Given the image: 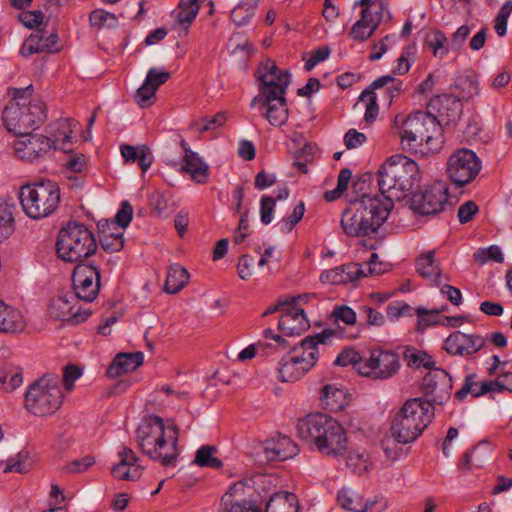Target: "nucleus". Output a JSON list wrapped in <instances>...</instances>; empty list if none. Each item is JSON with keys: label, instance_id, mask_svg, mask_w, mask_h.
Instances as JSON below:
<instances>
[{"label": "nucleus", "instance_id": "22", "mask_svg": "<svg viewBox=\"0 0 512 512\" xmlns=\"http://www.w3.org/2000/svg\"><path fill=\"white\" fill-rule=\"evenodd\" d=\"M296 299L292 298L290 304L281 314L278 329L284 336H298L309 329L310 323L303 309L295 305Z\"/></svg>", "mask_w": 512, "mask_h": 512}, {"label": "nucleus", "instance_id": "15", "mask_svg": "<svg viewBox=\"0 0 512 512\" xmlns=\"http://www.w3.org/2000/svg\"><path fill=\"white\" fill-rule=\"evenodd\" d=\"M257 78L260 81L259 94L268 99L270 95H285L290 84V74L278 68L275 61L266 59L258 67Z\"/></svg>", "mask_w": 512, "mask_h": 512}, {"label": "nucleus", "instance_id": "19", "mask_svg": "<svg viewBox=\"0 0 512 512\" xmlns=\"http://www.w3.org/2000/svg\"><path fill=\"white\" fill-rule=\"evenodd\" d=\"M255 96L251 101V107H256L267 121L275 126L281 127L289 117L285 95Z\"/></svg>", "mask_w": 512, "mask_h": 512}, {"label": "nucleus", "instance_id": "64", "mask_svg": "<svg viewBox=\"0 0 512 512\" xmlns=\"http://www.w3.org/2000/svg\"><path fill=\"white\" fill-rule=\"evenodd\" d=\"M412 307L405 302H392L386 307L387 317L396 320L402 316L411 315Z\"/></svg>", "mask_w": 512, "mask_h": 512}, {"label": "nucleus", "instance_id": "14", "mask_svg": "<svg viewBox=\"0 0 512 512\" xmlns=\"http://www.w3.org/2000/svg\"><path fill=\"white\" fill-rule=\"evenodd\" d=\"M480 169L481 161L472 150L466 148L456 150L447 161L448 176L458 186L470 183Z\"/></svg>", "mask_w": 512, "mask_h": 512}, {"label": "nucleus", "instance_id": "50", "mask_svg": "<svg viewBox=\"0 0 512 512\" xmlns=\"http://www.w3.org/2000/svg\"><path fill=\"white\" fill-rule=\"evenodd\" d=\"M89 21L91 26L97 28H113L118 25L117 17L114 14L105 11L104 9L93 10L89 15Z\"/></svg>", "mask_w": 512, "mask_h": 512}, {"label": "nucleus", "instance_id": "31", "mask_svg": "<svg viewBox=\"0 0 512 512\" xmlns=\"http://www.w3.org/2000/svg\"><path fill=\"white\" fill-rule=\"evenodd\" d=\"M25 326L21 312L0 299V332L14 334L22 332Z\"/></svg>", "mask_w": 512, "mask_h": 512}, {"label": "nucleus", "instance_id": "42", "mask_svg": "<svg viewBox=\"0 0 512 512\" xmlns=\"http://www.w3.org/2000/svg\"><path fill=\"white\" fill-rule=\"evenodd\" d=\"M57 129L54 134L55 139L52 140L53 147L57 148L60 146L62 149H66L65 145L67 143H70L72 134L74 132V128L77 125V123L70 119V118H64L59 120L57 123Z\"/></svg>", "mask_w": 512, "mask_h": 512}, {"label": "nucleus", "instance_id": "59", "mask_svg": "<svg viewBox=\"0 0 512 512\" xmlns=\"http://www.w3.org/2000/svg\"><path fill=\"white\" fill-rule=\"evenodd\" d=\"M170 77V72L157 67H152L148 70L145 81H147L151 87L155 88V92H157L158 88L165 84L170 79Z\"/></svg>", "mask_w": 512, "mask_h": 512}, {"label": "nucleus", "instance_id": "1", "mask_svg": "<svg viewBox=\"0 0 512 512\" xmlns=\"http://www.w3.org/2000/svg\"><path fill=\"white\" fill-rule=\"evenodd\" d=\"M179 429L173 421L150 415L136 430V441L143 454L163 466H175L180 455Z\"/></svg>", "mask_w": 512, "mask_h": 512}, {"label": "nucleus", "instance_id": "62", "mask_svg": "<svg viewBox=\"0 0 512 512\" xmlns=\"http://www.w3.org/2000/svg\"><path fill=\"white\" fill-rule=\"evenodd\" d=\"M275 204L276 199L273 196L264 195L261 197L260 218L263 224L268 225L272 222Z\"/></svg>", "mask_w": 512, "mask_h": 512}, {"label": "nucleus", "instance_id": "49", "mask_svg": "<svg viewBox=\"0 0 512 512\" xmlns=\"http://www.w3.org/2000/svg\"><path fill=\"white\" fill-rule=\"evenodd\" d=\"M427 45L433 50V55L435 57L443 58L448 54V49L446 47L447 37L440 30H432L427 34L426 37Z\"/></svg>", "mask_w": 512, "mask_h": 512}, {"label": "nucleus", "instance_id": "23", "mask_svg": "<svg viewBox=\"0 0 512 512\" xmlns=\"http://www.w3.org/2000/svg\"><path fill=\"white\" fill-rule=\"evenodd\" d=\"M262 450L267 461H285L299 453L297 444L285 435H277L267 439L262 444Z\"/></svg>", "mask_w": 512, "mask_h": 512}, {"label": "nucleus", "instance_id": "2", "mask_svg": "<svg viewBox=\"0 0 512 512\" xmlns=\"http://www.w3.org/2000/svg\"><path fill=\"white\" fill-rule=\"evenodd\" d=\"M298 436L313 444L321 454L338 458L348 447V439L342 425L322 413L309 414L300 419L296 426Z\"/></svg>", "mask_w": 512, "mask_h": 512}, {"label": "nucleus", "instance_id": "56", "mask_svg": "<svg viewBox=\"0 0 512 512\" xmlns=\"http://www.w3.org/2000/svg\"><path fill=\"white\" fill-rule=\"evenodd\" d=\"M365 362L360 354L353 349H344L335 359L334 364L338 366L352 365L359 373L360 363Z\"/></svg>", "mask_w": 512, "mask_h": 512}, {"label": "nucleus", "instance_id": "26", "mask_svg": "<svg viewBox=\"0 0 512 512\" xmlns=\"http://www.w3.org/2000/svg\"><path fill=\"white\" fill-rule=\"evenodd\" d=\"M382 20L381 11L373 12L370 9H363L361 17L356 21L350 32L349 36L358 42H363L369 39L379 27Z\"/></svg>", "mask_w": 512, "mask_h": 512}, {"label": "nucleus", "instance_id": "52", "mask_svg": "<svg viewBox=\"0 0 512 512\" xmlns=\"http://www.w3.org/2000/svg\"><path fill=\"white\" fill-rule=\"evenodd\" d=\"M156 100L155 88L151 87L147 81L144 80L142 85L137 89L134 94V101L141 108H148L154 104Z\"/></svg>", "mask_w": 512, "mask_h": 512}, {"label": "nucleus", "instance_id": "61", "mask_svg": "<svg viewBox=\"0 0 512 512\" xmlns=\"http://www.w3.org/2000/svg\"><path fill=\"white\" fill-rule=\"evenodd\" d=\"M133 217V207L128 201H123L121 208L116 213L114 219L111 221L115 222V226L120 229H125L129 226Z\"/></svg>", "mask_w": 512, "mask_h": 512}, {"label": "nucleus", "instance_id": "55", "mask_svg": "<svg viewBox=\"0 0 512 512\" xmlns=\"http://www.w3.org/2000/svg\"><path fill=\"white\" fill-rule=\"evenodd\" d=\"M226 120L227 118L224 113H218L210 118H203L200 121H195L192 127L196 131L203 133L205 131L214 130L223 126Z\"/></svg>", "mask_w": 512, "mask_h": 512}, {"label": "nucleus", "instance_id": "20", "mask_svg": "<svg viewBox=\"0 0 512 512\" xmlns=\"http://www.w3.org/2000/svg\"><path fill=\"white\" fill-rule=\"evenodd\" d=\"M485 344L486 339L479 334L455 331L445 339L443 349L453 356L468 357L480 351Z\"/></svg>", "mask_w": 512, "mask_h": 512}, {"label": "nucleus", "instance_id": "21", "mask_svg": "<svg viewBox=\"0 0 512 512\" xmlns=\"http://www.w3.org/2000/svg\"><path fill=\"white\" fill-rule=\"evenodd\" d=\"M427 110L426 113L435 117L441 128L442 124L448 125L455 122L460 117L462 104L460 100L453 95H437L430 100Z\"/></svg>", "mask_w": 512, "mask_h": 512}, {"label": "nucleus", "instance_id": "29", "mask_svg": "<svg viewBox=\"0 0 512 512\" xmlns=\"http://www.w3.org/2000/svg\"><path fill=\"white\" fill-rule=\"evenodd\" d=\"M142 352L119 353L107 369L110 378H116L124 373L132 372L143 364Z\"/></svg>", "mask_w": 512, "mask_h": 512}, {"label": "nucleus", "instance_id": "34", "mask_svg": "<svg viewBox=\"0 0 512 512\" xmlns=\"http://www.w3.org/2000/svg\"><path fill=\"white\" fill-rule=\"evenodd\" d=\"M403 82L399 79L391 75H384L375 79L371 85L370 89L375 92V90H382V95L387 101V104L390 105L394 98H397L402 92Z\"/></svg>", "mask_w": 512, "mask_h": 512}, {"label": "nucleus", "instance_id": "16", "mask_svg": "<svg viewBox=\"0 0 512 512\" xmlns=\"http://www.w3.org/2000/svg\"><path fill=\"white\" fill-rule=\"evenodd\" d=\"M72 283L75 297L87 303L94 301L100 289V271L91 264L80 263L74 268Z\"/></svg>", "mask_w": 512, "mask_h": 512}, {"label": "nucleus", "instance_id": "25", "mask_svg": "<svg viewBox=\"0 0 512 512\" xmlns=\"http://www.w3.org/2000/svg\"><path fill=\"white\" fill-rule=\"evenodd\" d=\"M363 274L365 270L362 264L348 263L323 271L320 281L332 285L347 284L362 278Z\"/></svg>", "mask_w": 512, "mask_h": 512}, {"label": "nucleus", "instance_id": "13", "mask_svg": "<svg viewBox=\"0 0 512 512\" xmlns=\"http://www.w3.org/2000/svg\"><path fill=\"white\" fill-rule=\"evenodd\" d=\"M448 203V186L443 181H435L411 197V208L421 215H436Z\"/></svg>", "mask_w": 512, "mask_h": 512}, {"label": "nucleus", "instance_id": "46", "mask_svg": "<svg viewBox=\"0 0 512 512\" xmlns=\"http://www.w3.org/2000/svg\"><path fill=\"white\" fill-rule=\"evenodd\" d=\"M13 209V205L0 201V242L14 231Z\"/></svg>", "mask_w": 512, "mask_h": 512}, {"label": "nucleus", "instance_id": "44", "mask_svg": "<svg viewBox=\"0 0 512 512\" xmlns=\"http://www.w3.org/2000/svg\"><path fill=\"white\" fill-rule=\"evenodd\" d=\"M200 5L194 0H180L176 20L187 29L196 18Z\"/></svg>", "mask_w": 512, "mask_h": 512}, {"label": "nucleus", "instance_id": "35", "mask_svg": "<svg viewBox=\"0 0 512 512\" xmlns=\"http://www.w3.org/2000/svg\"><path fill=\"white\" fill-rule=\"evenodd\" d=\"M321 400L326 409L332 412L342 410L349 401L346 392L333 384L323 387Z\"/></svg>", "mask_w": 512, "mask_h": 512}, {"label": "nucleus", "instance_id": "30", "mask_svg": "<svg viewBox=\"0 0 512 512\" xmlns=\"http://www.w3.org/2000/svg\"><path fill=\"white\" fill-rule=\"evenodd\" d=\"M185 156L183 169L191 175V178L199 184H204L208 180V165L203 162L196 152L189 149L185 140L181 143Z\"/></svg>", "mask_w": 512, "mask_h": 512}, {"label": "nucleus", "instance_id": "63", "mask_svg": "<svg viewBox=\"0 0 512 512\" xmlns=\"http://www.w3.org/2000/svg\"><path fill=\"white\" fill-rule=\"evenodd\" d=\"M304 212H305L304 203L300 202L299 204H297L295 206L292 214L289 217L282 219V221H281V231H283V232H290L293 229V227L298 222L301 221V219L303 218Z\"/></svg>", "mask_w": 512, "mask_h": 512}, {"label": "nucleus", "instance_id": "17", "mask_svg": "<svg viewBox=\"0 0 512 512\" xmlns=\"http://www.w3.org/2000/svg\"><path fill=\"white\" fill-rule=\"evenodd\" d=\"M48 313L56 320L77 325L84 322L89 317L91 310L82 308L79 304V300L74 295L70 294L61 295L53 299L49 305Z\"/></svg>", "mask_w": 512, "mask_h": 512}, {"label": "nucleus", "instance_id": "3", "mask_svg": "<svg viewBox=\"0 0 512 512\" xmlns=\"http://www.w3.org/2000/svg\"><path fill=\"white\" fill-rule=\"evenodd\" d=\"M393 206L383 196L364 195L344 210L341 226L348 236H369L385 223Z\"/></svg>", "mask_w": 512, "mask_h": 512}, {"label": "nucleus", "instance_id": "47", "mask_svg": "<svg viewBox=\"0 0 512 512\" xmlns=\"http://www.w3.org/2000/svg\"><path fill=\"white\" fill-rule=\"evenodd\" d=\"M401 445H404L403 442H399L392 434L385 437L381 442L384 454L391 462H395L407 456L408 450L404 449Z\"/></svg>", "mask_w": 512, "mask_h": 512}, {"label": "nucleus", "instance_id": "40", "mask_svg": "<svg viewBox=\"0 0 512 512\" xmlns=\"http://www.w3.org/2000/svg\"><path fill=\"white\" fill-rule=\"evenodd\" d=\"M484 386H489V380L477 382L476 374H469L465 377L462 387L456 391L454 397L462 401L468 394H471L473 397H480L488 392H492V390H484Z\"/></svg>", "mask_w": 512, "mask_h": 512}, {"label": "nucleus", "instance_id": "6", "mask_svg": "<svg viewBox=\"0 0 512 512\" xmlns=\"http://www.w3.org/2000/svg\"><path fill=\"white\" fill-rule=\"evenodd\" d=\"M336 334L332 329L306 336L280 360L278 373L282 382H295L304 377L317 363L320 346L329 343Z\"/></svg>", "mask_w": 512, "mask_h": 512}, {"label": "nucleus", "instance_id": "51", "mask_svg": "<svg viewBox=\"0 0 512 512\" xmlns=\"http://www.w3.org/2000/svg\"><path fill=\"white\" fill-rule=\"evenodd\" d=\"M255 14V5L253 4H238L230 14V18L237 26L248 24Z\"/></svg>", "mask_w": 512, "mask_h": 512}, {"label": "nucleus", "instance_id": "7", "mask_svg": "<svg viewBox=\"0 0 512 512\" xmlns=\"http://www.w3.org/2000/svg\"><path fill=\"white\" fill-rule=\"evenodd\" d=\"M433 405L422 398L407 400L392 420L390 433L403 444L413 443L433 417Z\"/></svg>", "mask_w": 512, "mask_h": 512}, {"label": "nucleus", "instance_id": "9", "mask_svg": "<svg viewBox=\"0 0 512 512\" xmlns=\"http://www.w3.org/2000/svg\"><path fill=\"white\" fill-rule=\"evenodd\" d=\"M401 123L399 134L404 150L417 151L425 142L430 149L435 137L441 135L438 120L425 112H415L407 117L397 115L395 124Z\"/></svg>", "mask_w": 512, "mask_h": 512}, {"label": "nucleus", "instance_id": "58", "mask_svg": "<svg viewBox=\"0 0 512 512\" xmlns=\"http://www.w3.org/2000/svg\"><path fill=\"white\" fill-rule=\"evenodd\" d=\"M415 46H407L403 49L401 55L396 59V64L393 68V73L396 75H404L406 74L410 67V57L415 54Z\"/></svg>", "mask_w": 512, "mask_h": 512}, {"label": "nucleus", "instance_id": "18", "mask_svg": "<svg viewBox=\"0 0 512 512\" xmlns=\"http://www.w3.org/2000/svg\"><path fill=\"white\" fill-rule=\"evenodd\" d=\"M18 138L13 143L16 156L19 159L34 161L43 157L53 148L52 139L41 134L17 135Z\"/></svg>", "mask_w": 512, "mask_h": 512}, {"label": "nucleus", "instance_id": "4", "mask_svg": "<svg viewBox=\"0 0 512 512\" xmlns=\"http://www.w3.org/2000/svg\"><path fill=\"white\" fill-rule=\"evenodd\" d=\"M421 179L418 164L401 154L390 156L377 172L379 196L394 203L411 193Z\"/></svg>", "mask_w": 512, "mask_h": 512}, {"label": "nucleus", "instance_id": "57", "mask_svg": "<svg viewBox=\"0 0 512 512\" xmlns=\"http://www.w3.org/2000/svg\"><path fill=\"white\" fill-rule=\"evenodd\" d=\"M418 316V329L424 330L431 325H444L445 323L439 317V311L437 310H426L423 308H417Z\"/></svg>", "mask_w": 512, "mask_h": 512}, {"label": "nucleus", "instance_id": "43", "mask_svg": "<svg viewBox=\"0 0 512 512\" xmlns=\"http://www.w3.org/2000/svg\"><path fill=\"white\" fill-rule=\"evenodd\" d=\"M404 360L406 361L407 365L411 368L419 369V368H426L431 369L435 362L432 359V357L421 350H417L413 347L407 348L404 352Z\"/></svg>", "mask_w": 512, "mask_h": 512}, {"label": "nucleus", "instance_id": "5", "mask_svg": "<svg viewBox=\"0 0 512 512\" xmlns=\"http://www.w3.org/2000/svg\"><path fill=\"white\" fill-rule=\"evenodd\" d=\"M32 85L26 88H8L12 102L2 112L6 129L14 135L27 134L37 129L46 119V106L39 99L30 98Z\"/></svg>", "mask_w": 512, "mask_h": 512}, {"label": "nucleus", "instance_id": "36", "mask_svg": "<svg viewBox=\"0 0 512 512\" xmlns=\"http://www.w3.org/2000/svg\"><path fill=\"white\" fill-rule=\"evenodd\" d=\"M265 512H298V500L295 494L281 491L271 496Z\"/></svg>", "mask_w": 512, "mask_h": 512}, {"label": "nucleus", "instance_id": "10", "mask_svg": "<svg viewBox=\"0 0 512 512\" xmlns=\"http://www.w3.org/2000/svg\"><path fill=\"white\" fill-rule=\"evenodd\" d=\"M61 379L56 374H45L30 384L25 394V408L36 416L51 415L64 399Z\"/></svg>", "mask_w": 512, "mask_h": 512}, {"label": "nucleus", "instance_id": "12", "mask_svg": "<svg viewBox=\"0 0 512 512\" xmlns=\"http://www.w3.org/2000/svg\"><path fill=\"white\" fill-rule=\"evenodd\" d=\"M400 367V358L396 352L374 349L369 358L360 363L359 374L373 380H386L395 376Z\"/></svg>", "mask_w": 512, "mask_h": 512}, {"label": "nucleus", "instance_id": "8", "mask_svg": "<svg viewBox=\"0 0 512 512\" xmlns=\"http://www.w3.org/2000/svg\"><path fill=\"white\" fill-rule=\"evenodd\" d=\"M56 250L60 259L69 263H83L97 251L93 232L84 224L68 222L57 237Z\"/></svg>", "mask_w": 512, "mask_h": 512}, {"label": "nucleus", "instance_id": "33", "mask_svg": "<svg viewBox=\"0 0 512 512\" xmlns=\"http://www.w3.org/2000/svg\"><path fill=\"white\" fill-rule=\"evenodd\" d=\"M337 502L343 509L353 512H372L373 506L378 504L376 499L364 503L363 498L349 488H342L338 492Z\"/></svg>", "mask_w": 512, "mask_h": 512}, {"label": "nucleus", "instance_id": "11", "mask_svg": "<svg viewBox=\"0 0 512 512\" xmlns=\"http://www.w3.org/2000/svg\"><path fill=\"white\" fill-rule=\"evenodd\" d=\"M19 199L25 214L31 219H43L53 214L60 202V189L53 181H41L20 188Z\"/></svg>", "mask_w": 512, "mask_h": 512}, {"label": "nucleus", "instance_id": "24", "mask_svg": "<svg viewBox=\"0 0 512 512\" xmlns=\"http://www.w3.org/2000/svg\"><path fill=\"white\" fill-rule=\"evenodd\" d=\"M119 461L112 469L111 474L118 480L136 481L142 475L143 468L134 451L128 447L122 448L118 453Z\"/></svg>", "mask_w": 512, "mask_h": 512}, {"label": "nucleus", "instance_id": "48", "mask_svg": "<svg viewBox=\"0 0 512 512\" xmlns=\"http://www.w3.org/2000/svg\"><path fill=\"white\" fill-rule=\"evenodd\" d=\"M346 463L348 468L358 475L368 472L372 465L370 457L365 451L350 452Z\"/></svg>", "mask_w": 512, "mask_h": 512}, {"label": "nucleus", "instance_id": "38", "mask_svg": "<svg viewBox=\"0 0 512 512\" xmlns=\"http://www.w3.org/2000/svg\"><path fill=\"white\" fill-rule=\"evenodd\" d=\"M188 280V271L179 264H173L168 269L164 290L169 294H176L186 286Z\"/></svg>", "mask_w": 512, "mask_h": 512}, {"label": "nucleus", "instance_id": "37", "mask_svg": "<svg viewBox=\"0 0 512 512\" xmlns=\"http://www.w3.org/2000/svg\"><path fill=\"white\" fill-rule=\"evenodd\" d=\"M23 383L22 368L5 363L0 366V389L6 392L14 391Z\"/></svg>", "mask_w": 512, "mask_h": 512}, {"label": "nucleus", "instance_id": "45", "mask_svg": "<svg viewBox=\"0 0 512 512\" xmlns=\"http://www.w3.org/2000/svg\"><path fill=\"white\" fill-rule=\"evenodd\" d=\"M216 452L217 449L214 446L204 445L200 447L196 452L194 464L213 469L221 468L223 463L219 458L214 456Z\"/></svg>", "mask_w": 512, "mask_h": 512}, {"label": "nucleus", "instance_id": "53", "mask_svg": "<svg viewBox=\"0 0 512 512\" xmlns=\"http://www.w3.org/2000/svg\"><path fill=\"white\" fill-rule=\"evenodd\" d=\"M359 100L366 103L365 120L367 122L374 121L379 112L376 93L368 88L361 93Z\"/></svg>", "mask_w": 512, "mask_h": 512}, {"label": "nucleus", "instance_id": "28", "mask_svg": "<svg viewBox=\"0 0 512 512\" xmlns=\"http://www.w3.org/2000/svg\"><path fill=\"white\" fill-rule=\"evenodd\" d=\"M100 243L108 252H118L124 246V230L115 226L114 221H100L98 224Z\"/></svg>", "mask_w": 512, "mask_h": 512}, {"label": "nucleus", "instance_id": "27", "mask_svg": "<svg viewBox=\"0 0 512 512\" xmlns=\"http://www.w3.org/2000/svg\"><path fill=\"white\" fill-rule=\"evenodd\" d=\"M244 485L237 483L222 496L224 512H262L255 502L243 498Z\"/></svg>", "mask_w": 512, "mask_h": 512}, {"label": "nucleus", "instance_id": "32", "mask_svg": "<svg viewBox=\"0 0 512 512\" xmlns=\"http://www.w3.org/2000/svg\"><path fill=\"white\" fill-rule=\"evenodd\" d=\"M415 266L417 273L421 277L431 280L437 286L440 285L442 270L440 264L435 259V250L422 253L416 259Z\"/></svg>", "mask_w": 512, "mask_h": 512}, {"label": "nucleus", "instance_id": "60", "mask_svg": "<svg viewBox=\"0 0 512 512\" xmlns=\"http://www.w3.org/2000/svg\"><path fill=\"white\" fill-rule=\"evenodd\" d=\"M484 390H492V392L509 391L512 393V372L503 373L495 380H489V386H484Z\"/></svg>", "mask_w": 512, "mask_h": 512}, {"label": "nucleus", "instance_id": "54", "mask_svg": "<svg viewBox=\"0 0 512 512\" xmlns=\"http://www.w3.org/2000/svg\"><path fill=\"white\" fill-rule=\"evenodd\" d=\"M512 13V1H506L495 17L494 29L498 36L503 37L507 33L508 18Z\"/></svg>", "mask_w": 512, "mask_h": 512}, {"label": "nucleus", "instance_id": "41", "mask_svg": "<svg viewBox=\"0 0 512 512\" xmlns=\"http://www.w3.org/2000/svg\"><path fill=\"white\" fill-rule=\"evenodd\" d=\"M31 465L30 453L26 450H22L16 455L8 458L6 463L0 462V466H3L4 473H26L31 468Z\"/></svg>", "mask_w": 512, "mask_h": 512}, {"label": "nucleus", "instance_id": "39", "mask_svg": "<svg viewBox=\"0 0 512 512\" xmlns=\"http://www.w3.org/2000/svg\"><path fill=\"white\" fill-rule=\"evenodd\" d=\"M443 386L451 387V377L443 369H434L429 371L422 381V389L427 395L435 393Z\"/></svg>", "mask_w": 512, "mask_h": 512}]
</instances>
